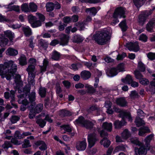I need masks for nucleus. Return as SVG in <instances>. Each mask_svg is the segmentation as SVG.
<instances>
[{"label":"nucleus","mask_w":155,"mask_h":155,"mask_svg":"<svg viewBox=\"0 0 155 155\" xmlns=\"http://www.w3.org/2000/svg\"><path fill=\"white\" fill-rule=\"evenodd\" d=\"M118 25L121 28L123 32H125L128 28L127 25V21L125 19H124L121 21L119 24Z\"/></svg>","instance_id":"22"},{"label":"nucleus","mask_w":155,"mask_h":155,"mask_svg":"<svg viewBox=\"0 0 155 155\" xmlns=\"http://www.w3.org/2000/svg\"><path fill=\"white\" fill-rule=\"evenodd\" d=\"M134 5L137 7H141L145 0H133Z\"/></svg>","instance_id":"47"},{"label":"nucleus","mask_w":155,"mask_h":155,"mask_svg":"<svg viewBox=\"0 0 155 155\" xmlns=\"http://www.w3.org/2000/svg\"><path fill=\"white\" fill-rule=\"evenodd\" d=\"M10 67V69L8 68L5 71V77L8 80L11 79L12 77L13 76L17 70V65L14 63L13 61L12 63L11 64Z\"/></svg>","instance_id":"4"},{"label":"nucleus","mask_w":155,"mask_h":155,"mask_svg":"<svg viewBox=\"0 0 155 155\" xmlns=\"http://www.w3.org/2000/svg\"><path fill=\"white\" fill-rule=\"evenodd\" d=\"M13 61L10 60L5 62L3 64H0V75L5 73L4 70L6 69L9 68L11 63H12Z\"/></svg>","instance_id":"8"},{"label":"nucleus","mask_w":155,"mask_h":155,"mask_svg":"<svg viewBox=\"0 0 155 155\" xmlns=\"http://www.w3.org/2000/svg\"><path fill=\"white\" fill-rule=\"evenodd\" d=\"M121 80L123 82L129 84H130V83L133 80L132 76L129 74L127 75L125 78H122Z\"/></svg>","instance_id":"34"},{"label":"nucleus","mask_w":155,"mask_h":155,"mask_svg":"<svg viewBox=\"0 0 155 155\" xmlns=\"http://www.w3.org/2000/svg\"><path fill=\"white\" fill-rule=\"evenodd\" d=\"M56 92L57 94H60L62 92V90L59 84H56Z\"/></svg>","instance_id":"62"},{"label":"nucleus","mask_w":155,"mask_h":155,"mask_svg":"<svg viewBox=\"0 0 155 155\" xmlns=\"http://www.w3.org/2000/svg\"><path fill=\"white\" fill-rule=\"evenodd\" d=\"M106 72L107 75L110 77H114L118 74V72H117L116 68L114 67L108 68L106 71Z\"/></svg>","instance_id":"14"},{"label":"nucleus","mask_w":155,"mask_h":155,"mask_svg":"<svg viewBox=\"0 0 155 155\" xmlns=\"http://www.w3.org/2000/svg\"><path fill=\"white\" fill-rule=\"evenodd\" d=\"M43 108L42 104L39 103L35 107L33 105L31 106V109L33 110L34 112L37 114L41 112Z\"/></svg>","instance_id":"16"},{"label":"nucleus","mask_w":155,"mask_h":155,"mask_svg":"<svg viewBox=\"0 0 155 155\" xmlns=\"http://www.w3.org/2000/svg\"><path fill=\"white\" fill-rule=\"evenodd\" d=\"M128 49L130 51L137 52L140 49L138 43L137 42L134 43L130 42L128 45Z\"/></svg>","instance_id":"12"},{"label":"nucleus","mask_w":155,"mask_h":155,"mask_svg":"<svg viewBox=\"0 0 155 155\" xmlns=\"http://www.w3.org/2000/svg\"><path fill=\"white\" fill-rule=\"evenodd\" d=\"M60 115L62 117L70 116L72 115V113L66 109H63L60 111Z\"/></svg>","instance_id":"27"},{"label":"nucleus","mask_w":155,"mask_h":155,"mask_svg":"<svg viewBox=\"0 0 155 155\" xmlns=\"http://www.w3.org/2000/svg\"><path fill=\"white\" fill-rule=\"evenodd\" d=\"M31 146L30 144L29 140L27 139H25L23 143L22 144V147L23 148H27L30 147Z\"/></svg>","instance_id":"54"},{"label":"nucleus","mask_w":155,"mask_h":155,"mask_svg":"<svg viewBox=\"0 0 155 155\" xmlns=\"http://www.w3.org/2000/svg\"><path fill=\"white\" fill-rule=\"evenodd\" d=\"M120 117L122 118V120L123 121H126L125 118L127 119L129 121L131 122L132 121L131 115L129 112L121 111L120 113Z\"/></svg>","instance_id":"11"},{"label":"nucleus","mask_w":155,"mask_h":155,"mask_svg":"<svg viewBox=\"0 0 155 155\" xmlns=\"http://www.w3.org/2000/svg\"><path fill=\"white\" fill-rule=\"evenodd\" d=\"M116 70V71L118 72L124 71V64L123 63H120L118 64L116 67H115Z\"/></svg>","instance_id":"48"},{"label":"nucleus","mask_w":155,"mask_h":155,"mask_svg":"<svg viewBox=\"0 0 155 155\" xmlns=\"http://www.w3.org/2000/svg\"><path fill=\"white\" fill-rule=\"evenodd\" d=\"M155 10V7L149 10L143 12L139 16L138 22L140 25H143L148 17Z\"/></svg>","instance_id":"3"},{"label":"nucleus","mask_w":155,"mask_h":155,"mask_svg":"<svg viewBox=\"0 0 155 155\" xmlns=\"http://www.w3.org/2000/svg\"><path fill=\"white\" fill-rule=\"evenodd\" d=\"M80 75L81 78L83 80H86L88 79L91 77V74L88 71L84 70L81 72Z\"/></svg>","instance_id":"19"},{"label":"nucleus","mask_w":155,"mask_h":155,"mask_svg":"<svg viewBox=\"0 0 155 155\" xmlns=\"http://www.w3.org/2000/svg\"><path fill=\"white\" fill-rule=\"evenodd\" d=\"M87 144L86 140L81 141H79L77 144L76 148L79 151H84L85 150L87 147Z\"/></svg>","instance_id":"13"},{"label":"nucleus","mask_w":155,"mask_h":155,"mask_svg":"<svg viewBox=\"0 0 155 155\" xmlns=\"http://www.w3.org/2000/svg\"><path fill=\"white\" fill-rule=\"evenodd\" d=\"M30 12H35L37 9V6L34 2H30L29 5Z\"/></svg>","instance_id":"41"},{"label":"nucleus","mask_w":155,"mask_h":155,"mask_svg":"<svg viewBox=\"0 0 155 155\" xmlns=\"http://www.w3.org/2000/svg\"><path fill=\"white\" fill-rule=\"evenodd\" d=\"M137 67L139 71L141 72H143L146 70L145 65L141 61H138Z\"/></svg>","instance_id":"37"},{"label":"nucleus","mask_w":155,"mask_h":155,"mask_svg":"<svg viewBox=\"0 0 155 155\" xmlns=\"http://www.w3.org/2000/svg\"><path fill=\"white\" fill-rule=\"evenodd\" d=\"M4 36L8 38L9 40L10 44L13 43V39L15 38V35L13 32L9 30H7L4 32Z\"/></svg>","instance_id":"10"},{"label":"nucleus","mask_w":155,"mask_h":155,"mask_svg":"<svg viewBox=\"0 0 155 155\" xmlns=\"http://www.w3.org/2000/svg\"><path fill=\"white\" fill-rule=\"evenodd\" d=\"M146 90L147 92H151L152 94H155V87L149 85L148 87H146Z\"/></svg>","instance_id":"55"},{"label":"nucleus","mask_w":155,"mask_h":155,"mask_svg":"<svg viewBox=\"0 0 155 155\" xmlns=\"http://www.w3.org/2000/svg\"><path fill=\"white\" fill-rule=\"evenodd\" d=\"M69 39V36L65 34H63L62 37L60 38V44L62 46L67 45Z\"/></svg>","instance_id":"20"},{"label":"nucleus","mask_w":155,"mask_h":155,"mask_svg":"<svg viewBox=\"0 0 155 155\" xmlns=\"http://www.w3.org/2000/svg\"><path fill=\"white\" fill-rule=\"evenodd\" d=\"M140 71L137 70L134 71V74L136 78L139 80L143 77V75Z\"/></svg>","instance_id":"51"},{"label":"nucleus","mask_w":155,"mask_h":155,"mask_svg":"<svg viewBox=\"0 0 155 155\" xmlns=\"http://www.w3.org/2000/svg\"><path fill=\"white\" fill-rule=\"evenodd\" d=\"M148 37L145 34L142 33L139 37V40L142 42H146L147 41Z\"/></svg>","instance_id":"49"},{"label":"nucleus","mask_w":155,"mask_h":155,"mask_svg":"<svg viewBox=\"0 0 155 155\" xmlns=\"http://www.w3.org/2000/svg\"><path fill=\"white\" fill-rule=\"evenodd\" d=\"M62 84L67 89H69L71 86V83L68 80H64L62 82Z\"/></svg>","instance_id":"60"},{"label":"nucleus","mask_w":155,"mask_h":155,"mask_svg":"<svg viewBox=\"0 0 155 155\" xmlns=\"http://www.w3.org/2000/svg\"><path fill=\"white\" fill-rule=\"evenodd\" d=\"M102 127L103 130L108 132H110L112 130V124L111 123L105 122L103 123Z\"/></svg>","instance_id":"15"},{"label":"nucleus","mask_w":155,"mask_h":155,"mask_svg":"<svg viewBox=\"0 0 155 155\" xmlns=\"http://www.w3.org/2000/svg\"><path fill=\"white\" fill-rule=\"evenodd\" d=\"M63 21L65 24H68L71 22V19L70 16H66L63 18Z\"/></svg>","instance_id":"57"},{"label":"nucleus","mask_w":155,"mask_h":155,"mask_svg":"<svg viewBox=\"0 0 155 155\" xmlns=\"http://www.w3.org/2000/svg\"><path fill=\"white\" fill-rule=\"evenodd\" d=\"M155 26V20L150 21L146 25L147 30L150 32H152L153 28Z\"/></svg>","instance_id":"17"},{"label":"nucleus","mask_w":155,"mask_h":155,"mask_svg":"<svg viewBox=\"0 0 155 155\" xmlns=\"http://www.w3.org/2000/svg\"><path fill=\"white\" fill-rule=\"evenodd\" d=\"M139 83L143 86H147L149 84V80L145 78H143L139 80Z\"/></svg>","instance_id":"45"},{"label":"nucleus","mask_w":155,"mask_h":155,"mask_svg":"<svg viewBox=\"0 0 155 155\" xmlns=\"http://www.w3.org/2000/svg\"><path fill=\"white\" fill-rule=\"evenodd\" d=\"M22 30L26 37H28L31 35V29L29 27H23L22 28Z\"/></svg>","instance_id":"30"},{"label":"nucleus","mask_w":155,"mask_h":155,"mask_svg":"<svg viewBox=\"0 0 155 155\" xmlns=\"http://www.w3.org/2000/svg\"><path fill=\"white\" fill-rule=\"evenodd\" d=\"M45 7L47 11L51 12L54 9V3L50 2H48L46 3Z\"/></svg>","instance_id":"29"},{"label":"nucleus","mask_w":155,"mask_h":155,"mask_svg":"<svg viewBox=\"0 0 155 155\" xmlns=\"http://www.w3.org/2000/svg\"><path fill=\"white\" fill-rule=\"evenodd\" d=\"M31 108L28 115V117L30 119H32L35 117L36 114Z\"/></svg>","instance_id":"64"},{"label":"nucleus","mask_w":155,"mask_h":155,"mask_svg":"<svg viewBox=\"0 0 155 155\" xmlns=\"http://www.w3.org/2000/svg\"><path fill=\"white\" fill-rule=\"evenodd\" d=\"M150 149L143 145L140 146L139 148L135 147L134 149L135 154L137 155H146L147 152Z\"/></svg>","instance_id":"5"},{"label":"nucleus","mask_w":155,"mask_h":155,"mask_svg":"<svg viewBox=\"0 0 155 155\" xmlns=\"http://www.w3.org/2000/svg\"><path fill=\"white\" fill-rule=\"evenodd\" d=\"M6 54L8 55L15 56L18 54V51L14 48H9L6 51Z\"/></svg>","instance_id":"23"},{"label":"nucleus","mask_w":155,"mask_h":155,"mask_svg":"<svg viewBox=\"0 0 155 155\" xmlns=\"http://www.w3.org/2000/svg\"><path fill=\"white\" fill-rule=\"evenodd\" d=\"M20 119V117L16 115H12L10 119V121L12 124L17 123Z\"/></svg>","instance_id":"50"},{"label":"nucleus","mask_w":155,"mask_h":155,"mask_svg":"<svg viewBox=\"0 0 155 155\" xmlns=\"http://www.w3.org/2000/svg\"><path fill=\"white\" fill-rule=\"evenodd\" d=\"M153 137V134H150L147 136L144 139L145 146L147 147L150 149V143Z\"/></svg>","instance_id":"24"},{"label":"nucleus","mask_w":155,"mask_h":155,"mask_svg":"<svg viewBox=\"0 0 155 155\" xmlns=\"http://www.w3.org/2000/svg\"><path fill=\"white\" fill-rule=\"evenodd\" d=\"M28 97L30 102L32 103L35 100L36 97L35 92H32L28 95Z\"/></svg>","instance_id":"46"},{"label":"nucleus","mask_w":155,"mask_h":155,"mask_svg":"<svg viewBox=\"0 0 155 155\" xmlns=\"http://www.w3.org/2000/svg\"><path fill=\"white\" fill-rule=\"evenodd\" d=\"M39 44L43 48L46 49L48 46V43L43 39H41L39 41Z\"/></svg>","instance_id":"42"},{"label":"nucleus","mask_w":155,"mask_h":155,"mask_svg":"<svg viewBox=\"0 0 155 155\" xmlns=\"http://www.w3.org/2000/svg\"><path fill=\"white\" fill-rule=\"evenodd\" d=\"M87 140L88 143V147L91 148L95 145L97 139L95 134H92L88 135Z\"/></svg>","instance_id":"6"},{"label":"nucleus","mask_w":155,"mask_h":155,"mask_svg":"<svg viewBox=\"0 0 155 155\" xmlns=\"http://www.w3.org/2000/svg\"><path fill=\"white\" fill-rule=\"evenodd\" d=\"M38 93L41 97H45L46 94V89L45 87H40L39 89Z\"/></svg>","instance_id":"33"},{"label":"nucleus","mask_w":155,"mask_h":155,"mask_svg":"<svg viewBox=\"0 0 155 155\" xmlns=\"http://www.w3.org/2000/svg\"><path fill=\"white\" fill-rule=\"evenodd\" d=\"M8 39L4 37L3 34H1L0 36V46L5 47L7 45L8 43Z\"/></svg>","instance_id":"21"},{"label":"nucleus","mask_w":155,"mask_h":155,"mask_svg":"<svg viewBox=\"0 0 155 155\" xmlns=\"http://www.w3.org/2000/svg\"><path fill=\"white\" fill-rule=\"evenodd\" d=\"M42 25V22L40 20H37V19L34 23H31V27L33 28H35L40 26Z\"/></svg>","instance_id":"53"},{"label":"nucleus","mask_w":155,"mask_h":155,"mask_svg":"<svg viewBox=\"0 0 155 155\" xmlns=\"http://www.w3.org/2000/svg\"><path fill=\"white\" fill-rule=\"evenodd\" d=\"M100 143L101 144H102L104 147L106 148L108 147L110 145L111 142L106 137H104L103 139L101 140Z\"/></svg>","instance_id":"25"},{"label":"nucleus","mask_w":155,"mask_h":155,"mask_svg":"<svg viewBox=\"0 0 155 155\" xmlns=\"http://www.w3.org/2000/svg\"><path fill=\"white\" fill-rule=\"evenodd\" d=\"M35 69V65L32 64H30L28 65L27 68V71L28 72L34 71Z\"/></svg>","instance_id":"63"},{"label":"nucleus","mask_w":155,"mask_h":155,"mask_svg":"<svg viewBox=\"0 0 155 155\" xmlns=\"http://www.w3.org/2000/svg\"><path fill=\"white\" fill-rule=\"evenodd\" d=\"M21 10L25 12H30L29 7L26 3H24L21 6Z\"/></svg>","instance_id":"44"},{"label":"nucleus","mask_w":155,"mask_h":155,"mask_svg":"<svg viewBox=\"0 0 155 155\" xmlns=\"http://www.w3.org/2000/svg\"><path fill=\"white\" fill-rule=\"evenodd\" d=\"M30 87H28L26 85L23 88V92L27 95L28 94L30 93Z\"/></svg>","instance_id":"61"},{"label":"nucleus","mask_w":155,"mask_h":155,"mask_svg":"<svg viewBox=\"0 0 155 155\" xmlns=\"http://www.w3.org/2000/svg\"><path fill=\"white\" fill-rule=\"evenodd\" d=\"M60 53L56 51H53L52 55V58L54 60L58 61L60 58Z\"/></svg>","instance_id":"43"},{"label":"nucleus","mask_w":155,"mask_h":155,"mask_svg":"<svg viewBox=\"0 0 155 155\" xmlns=\"http://www.w3.org/2000/svg\"><path fill=\"white\" fill-rule=\"evenodd\" d=\"M36 123L41 128H43L45 126L46 122L42 119H39L36 120Z\"/></svg>","instance_id":"39"},{"label":"nucleus","mask_w":155,"mask_h":155,"mask_svg":"<svg viewBox=\"0 0 155 155\" xmlns=\"http://www.w3.org/2000/svg\"><path fill=\"white\" fill-rule=\"evenodd\" d=\"M111 36L110 30L107 28H104L94 35L93 38L98 45H102L106 44L110 39Z\"/></svg>","instance_id":"1"},{"label":"nucleus","mask_w":155,"mask_h":155,"mask_svg":"<svg viewBox=\"0 0 155 155\" xmlns=\"http://www.w3.org/2000/svg\"><path fill=\"white\" fill-rule=\"evenodd\" d=\"M86 12L87 13L89 12L90 14L93 16H94L97 13V11L95 7H92L86 9Z\"/></svg>","instance_id":"32"},{"label":"nucleus","mask_w":155,"mask_h":155,"mask_svg":"<svg viewBox=\"0 0 155 155\" xmlns=\"http://www.w3.org/2000/svg\"><path fill=\"white\" fill-rule=\"evenodd\" d=\"M28 19L29 22L31 24V23L34 22L35 20L37 19V18L34 16H33L32 15H30L28 16Z\"/></svg>","instance_id":"56"},{"label":"nucleus","mask_w":155,"mask_h":155,"mask_svg":"<svg viewBox=\"0 0 155 155\" xmlns=\"http://www.w3.org/2000/svg\"><path fill=\"white\" fill-rule=\"evenodd\" d=\"M19 61L20 64L21 66H24L27 64V58L24 54L21 56L19 59Z\"/></svg>","instance_id":"35"},{"label":"nucleus","mask_w":155,"mask_h":155,"mask_svg":"<svg viewBox=\"0 0 155 155\" xmlns=\"http://www.w3.org/2000/svg\"><path fill=\"white\" fill-rule=\"evenodd\" d=\"M83 40V38L81 35H77L74 36L73 42L78 43L81 42Z\"/></svg>","instance_id":"38"},{"label":"nucleus","mask_w":155,"mask_h":155,"mask_svg":"<svg viewBox=\"0 0 155 155\" xmlns=\"http://www.w3.org/2000/svg\"><path fill=\"white\" fill-rule=\"evenodd\" d=\"M130 136V134L127 129H125L121 134V137L124 139H127Z\"/></svg>","instance_id":"31"},{"label":"nucleus","mask_w":155,"mask_h":155,"mask_svg":"<svg viewBox=\"0 0 155 155\" xmlns=\"http://www.w3.org/2000/svg\"><path fill=\"white\" fill-rule=\"evenodd\" d=\"M61 128H63V130L67 132L71 133L72 132V129L69 125H64L61 126Z\"/></svg>","instance_id":"52"},{"label":"nucleus","mask_w":155,"mask_h":155,"mask_svg":"<svg viewBox=\"0 0 155 155\" xmlns=\"http://www.w3.org/2000/svg\"><path fill=\"white\" fill-rule=\"evenodd\" d=\"M116 103L117 105L122 107L127 106L128 103L125 97H121L116 99Z\"/></svg>","instance_id":"9"},{"label":"nucleus","mask_w":155,"mask_h":155,"mask_svg":"<svg viewBox=\"0 0 155 155\" xmlns=\"http://www.w3.org/2000/svg\"><path fill=\"white\" fill-rule=\"evenodd\" d=\"M125 8L122 7H120L115 9L114 13V15H116L117 16H120V17L123 18L126 17L125 15Z\"/></svg>","instance_id":"7"},{"label":"nucleus","mask_w":155,"mask_h":155,"mask_svg":"<svg viewBox=\"0 0 155 155\" xmlns=\"http://www.w3.org/2000/svg\"><path fill=\"white\" fill-rule=\"evenodd\" d=\"M78 125H81L82 127L87 129H92L94 125V124L90 120L85 119L83 116H80L74 121Z\"/></svg>","instance_id":"2"},{"label":"nucleus","mask_w":155,"mask_h":155,"mask_svg":"<svg viewBox=\"0 0 155 155\" xmlns=\"http://www.w3.org/2000/svg\"><path fill=\"white\" fill-rule=\"evenodd\" d=\"M127 122L126 121L124 120L120 121L117 120L115 121L114 124L115 128L117 129H120L122 127L126 125Z\"/></svg>","instance_id":"18"},{"label":"nucleus","mask_w":155,"mask_h":155,"mask_svg":"<svg viewBox=\"0 0 155 155\" xmlns=\"http://www.w3.org/2000/svg\"><path fill=\"white\" fill-rule=\"evenodd\" d=\"M71 10L73 13L77 14L80 12V9L78 6H73L71 7Z\"/></svg>","instance_id":"59"},{"label":"nucleus","mask_w":155,"mask_h":155,"mask_svg":"<svg viewBox=\"0 0 155 155\" xmlns=\"http://www.w3.org/2000/svg\"><path fill=\"white\" fill-rule=\"evenodd\" d=\"M21 76L19 74L16 75L15 78V82L17 86V87L20 86L23 84V82L21 80Z\"/></svg>","instance_id":"28"},{"label":"nucleus","mask_w":155,"mask_h":155,"mask_svg":"<svg viewBox=\"0 0 155 155\" xmlns=\"http://www.w3.org/2000/svg\"><path fill=\"white\" fill-rule=\"evenodd\" d=\"M85 87L87 88V93L93 94L95 92L96 89L93 86L87 84L85 85Z\"/></svg>","instance_id":"36"},{"label":"nucleus","mask_w":155,"mask_h":155,"mask_svg":"<svg viewBox=\"0 0 155 155\" xmlns=\"http://www.w3.org/2000/svg\"><path fill=\"white\" fill-rule=\"evenodd\" d=\"M7 9H9V11H15L17 12H20L19 7L18 5H14L11 7H6Z\"/></svg>","instance_id":"40"},{"label":"nucleus","mask_w":155,"mask_h":155,"mask_svg":"<svg viewBox=\"0 0 155 155\" xmlns=\"http://www.w3.org/2000/svg\"><path fill=\"white\" fill-rule=\"evenodd\" d=\"M147 58L151 60L155 59V53L150 52L147 54Z\"/></svg>","instance_id":"58"},{"label":"nucleus","mask_w":155,"mask_h":155,"mask_svg":"<svg viewBox=\"0 0 155 155\" xmlns=\"http://www.w3.org/2000/svg\"><path fill=\"white\" fill-rule=\"evenodd\" d=\"M134 122L137 127H138L141 126H143L145 125L144 120L139 117L136 118Z\"/></svg>","instance_id":"26"}]
</instances>
